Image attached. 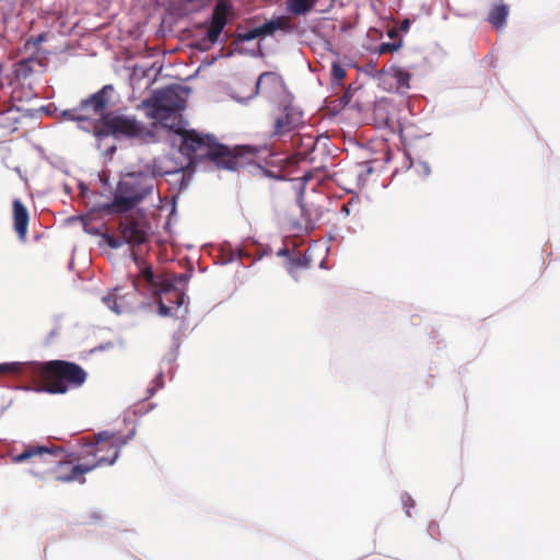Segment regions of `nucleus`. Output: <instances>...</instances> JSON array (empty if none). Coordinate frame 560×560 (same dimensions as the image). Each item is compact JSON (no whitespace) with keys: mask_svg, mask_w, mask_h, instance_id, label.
Segmentation results:
<instances>
[{"mask_svg":"<svg viewBox=\"0 0 560 560\" xmlns=\"http://www.w3.org/2000/svg\"><path fill=\"white\" fill-rule=\"evenodd\" d=\"M113 92L112 84L104 85L97 92L82 100L78 106L63 110L62 116L79 122L89 121L91 131L97 139L139 137L142 133V125L135 116L106 112Z\"/></svg>","mask_w":560,"mask_h":560,"instance_id":"nucleus-1","label":"nucleus"},{"mask_svg":"<svg viewBox=\"0 0 560 560\" xmlns=\"http://www.w3.org/2000/svg\"><path fill=\"white\" fill-rule=\"evenodd\" d=\"M0 374H25L38 390L51 395L79 389L88 381V372L81 365L66 360L2 363Z\"/></svg>","mask_w":560,"mask_h":560,"instance_id":"nucleus-2","label":"nucleus"},{"mask_svg":"<svg viewBox=\"0 0 560 560\" xmlns=\"http://www.w3.org/2000/svg\"><path fill=\"white\" fill-rule=\"evenodd\" d=\"M180 136L179 151L191 163L195 159H206L214 163L218 168L235 171L244 166V154L249 152L245 148L230 149L219 143L214 136L198 132L195 129L177 127L173 130Z\"/></svg>","mask_w":560,"mask_h":560,"instance_id":"nucleus-3","label":"nucleus"},{"mask_svg":"<svg viewBox=\"0 0 560 560\" xmlns=\"http://www.w3.org/2000/svg\"><path fill=\"white\" fill-rule=\"evenodd\" d=\"M154 177L139 172L124 175L117 184L112 202L104 206L108 214L126 213L141 203L154 190Z\"/></svg>","mask_w":560,"mask_h":560,"instance_id":"nucleus-4","label":"nucleus"},{"mask_svg":"<svg viewBox=\"0 0 560 560\" xmlns=\"http://www.w3.org/2000/svg\"><path fill=\"white\" fill-rule=\"evenodd\" d=\"M188 92L187 88L179 85L155 92L151 100L144 102L148 116L173 131L179 127V112L186 106Z\"/></svg>","mask_w":560,"mask_h":560,"instance_id":"nucleus-5","label":"nucleus"},{"mask_svg":"<svg viewBox=\"0 0 560 560\" xmlns=\"http://www.w3.org/2000/svg\"><path fill=\"white\" fill-rule=\"evenodd\" d=\"M136 433L132 428L129 433L121 436L117 432L102 431L95 435V441L84 444L80 458L92 456L90 464H97V467L113 465L119 456L120 448L130 441Z\"/></svg>","mask_w":560,"mask_h":560,"instance_id":"nucleus-6","label":"nucleus"},{"mask_svg":"<svg viewBox=\"0 0 560 560\" xmlns=\"http://www.w3.org/2000/svg\"><path fill=\"white\" fill-rule=\"evenodd\" d=\"M61 448L56 446H42L28 444L20 453H12L11 460L14 464H30L28 472L44 479L51 474L57 466H61Z\"/></svg>","mask_w":560,"mask_h":560,"instance_id":"nucleus-7","label":"nucleus"},{"mask_svg":"<svg viewBox=\"0 0 560 560\" xmlns=\"http://www.w3.org/2000/svg\"><path fill=\"white\" fill-rule=\"evenodd\" d=\"M272 119L271 137H282L304 124L303 112L293 104L291 95H283L270 114Z\"/></svg>","mask_w":560,"mask_h":560,"instance_id":"nucleus-8","label":"nucleus"},{"mask_svg":"<svg viewBox=\"0 0 560 560\" xmlns=\"http://www.w3.org/2000/svg\"><path fill=\"white\" fill-rule=\"evenodd\" d=\"M150 224L144 215L125 214L118 222V234L125 244L136 247L149 241Z\"/></svg>","mask_w":560,"mask_h":560,"instance_id":"nucleus-9","label":"nucleus"},{"mask_svg":"<svg viewBox=\"0 0 560 560\" xmlns=\"http://www.w3.org/2000/svg\"><path fill=\"white\" fill-rule=\"evenodd\" d=\"M256 92L267 98L276 97V102L289 95L284 90V83L282 78L271 71L261 73L256 83Z\"/></svg>","mask_w":560,"mask_h":560,"instance_id":"nucleus-10","label":"nucleus"},{"mask_svg":"<svg viewBox=\"0 0 560 560\" xmlns=\"http://www.w3.org/2000/svg\"><path fill=\"white\" fill-rule=\"evenodd\" d=\"M232 10L231 4L225 0H220L213 9L211 24L207 32V39L215 44L228 23V13Z\"/></svg>","mask_w":560,"mask_h":560,"instance_id":"nucleus-11","label":"nucleus"},{"mask_svg":"<svg viewBox=\"0 0 560 560\" xmlns=\"http://www.w3.org/2000/svg\"><path fill=\"white\" fill-rule=\"evenodd\" d=\"M137 282L132 281V290L126 294H120L119 289L115 288L114 291L103 298V303L116 314H122L132 308L136 301Z\"/></svg>","mask_w":560,"mask_h":560,"instance_id":"nucleus-12","label":"nucleus"},{"mask_svg":"<svg viewBox=\"0 0 560 560\" xmlns=\"http://www.w3.org/2000/svg\"><path fill=\"white\" fill-rule=\"evenodd\" d=\"M23 117L24 114L18 106H3L0 104V131L2 135L9 136L15 132Z\"/></svg>","mask_w":560,"mask_h":560,"instance_id":"nucleus-13","label":"nucleus"},{"mask_svg":"<svg viewBox=\"0 0 560 560\" xmlns=\"http://www.w3.org/2000/svg\"><path fill=\"white\" fill-rule=\"evenodd\" d=\"M151 291L154 295L165 294L166 300L171 303H174L177 307H179L185 300V294L175 288V283L172 280L158 277L156 282L151 288Z\"/></svg>","mask_w":560,"mask_h":560,"instance_id":"nucleus-14","label":"nucleus"},{"mask_svg":"<svg viewBox=\"0 0 560 560\" xmlns=\"http://www.w3.org/2000/svg\"><path fill=\"white\" fill-rule=\"evenodd\" d=\"M13 207V226L21 241L26 240L28 226V211L21 200L15 199Z\"/></svg>","mask_w":560,"mask_h":560,"instance_id":"nucleus-15","label":"nucleus"},{"mask_svg":"<svg viewBox=\"0 0 560 560\" xmlns=\"http://www.w3.org/2000/svg\"><path fill=\"white\" fill-rule=\"evenodd\" d=\"M95 468H97V464H90L89 462H85L83 464L71 466L68 474L57 475L55 479L60 482L79 481L83 483L85 481L83 475L94 470Z\"/></svg>","mask_w":560,"mask_h":560,"instance_id":"nucleus-16","label":"nucleus"},{"mask_svg":"<svg viewBox=\"0 0 560 560\" xmlns=\"http://www.w3.org/2000/svg\"><path fill=\"white\" fill-rule=\"evenodd\" d=\"M44 63L37 57H30L20 60L14 66V74L19 80L27 79L33 72L42 69Z\"/></svg>","mask_w":560,"mask_h":560,"instance_id":"nucleus-17","label":"nucleus"},{"mask_svg":"<svg viewBox=\"0 0 560 560\" xmlns=\"http://www.w3.org/2000/svg\"><path fill=\"white\" fill-rule=\"evenodd\" d=\"M317 0H288L287 10L294 15H304L313 10Z\"/></svg>","mask_w":560,"mask_h":560,"instance_id":"nucleus-18","label":"nucleus"},{"mask_svg":"<svg viewBox=\"0 0 560 560\" xmlns=\"http://www.w3.org/2000/svg\"><path fill=\"white\" fill-rule=\"evenodd\" d=\"M509 8L505 4L494 5L489 13L488 21L497 28H501L506 23Z\"/></svg>","mask_w":560,"mask_h":560,"instance_id":"nucleus-19","label":"nucleus"},{"mask_svg":"<svg viewBox=\"0 0 560 560\" xmlns=\"http://www.w3.org/2000/svg\"><path fill=\"white\" fill-rule=\"evenodd\" d=\"M390 73L396 81V90L397 91H405L410 88L409 82H410L411 75L407 70H405L400 67L394 66L390 68Z\"/></svg>","mask_w":560,"mask_h":560,"instance_id":"nucleus-20","label":"nucleus"},{"mask_svg":"<svg viewBox=\"0 0 560 560\" xmlns=\"http://www.w3.org/2000/svg\"><path fill=\"white\" fill-rule=\"evenodd\" d=\"M311 265V259L306 255H296L290 258L288 264V272L298 279L299 270L306 269Z\"/></svg>","mask_w":560,"mask_h":560,"instance_id":"nucleus-21","label":"nucleus"},{"mask_svg":"<svg viewBox=\"0 0 560 560\" xmlns=\"http://www.w3.org/2000/svg\"><path fill=\"white\" fill-rule=\"evenodd\" d=\"M270 23L273 33L276 31L291 32L293 30L290 18L284 15L270 20Z\"/></svg>","mask_w":560,"mask_h":560,"instance_id":"nucleus-22","label":"nucleus"},{"mask_svg":"<svg viewBox=\"0 0 560 560\" xmlns=\"http://www.w3.org/2000/svg\"><path fill=\"white\" fill-rule=\"evenodd\" d=\"M156 279H158V276L154 275L152 268L150 266H145L144 268L141 269L140 275L133 281H136L138 284L139 281L142 280L148 285V288L151 290L153 284L156 282Z\"/></svg>","mask_w":560,"mask_h":560,"instance_id":"nucleus-23","label":"nucleus"},{"mask_svg":"<svg viewBox=\"0 0 560 560\" xmlns=\"http://www.w3.org/2000/svg\"><path fill=\"white\" fill-rule=\"evenodd\" d=\"M347 72L345 68L337 61L331 65V80L335 84H340L346 78Z\"/></svg>","mask_w":560,"mask_h":560,"instance_id":"nucleus-24","label":"nucleus"},{"mask_svg":"<svg viewBox=\"0 0 560 560\" xmlns=\"http://www.w3.org/2000/svg\"><path fill=\"white\" fill-rule=\"evenodd\" d=\"M46 40V34L42 33L35 37H31L25 42V49H30L31 47L34 49V52H38L39 46L42 43Z\"/></svg>","mask_w":560,"mask_h":560,"instance_id":"nucleus-25","label":"nucleus"},{"mask_svg":"<svg viewBox=\"0 0 560 560\" xmlns=\"http://www.w3.org/2000/svg\"><path fill=\"white\" fill-rule=\"evenodd\" d=\"M103 238L110 248H119L125 244L120 235H118V237H115L110 234H104Z\"/></svg>","mask_w":560,"mask_h":560,"instance_id":"nucleus-26","label":"nucleus"},{"mask_svg":"<svg viewBox=\"0 0 560 560\" xmlns=\"http://www.w3.org/2000/svg\"><path fill=\"white\" fill-rule=\"evenodd\" d=\"M259 37V33L257 31V27L256 28H253V30H249L245 33H238L236 35V38L238 42H249V40H253L255 38Z\"/></svg>","mask_w":560,"mask_h":560,"instance_id":"nucleus-27","label":"nucleus"},{"mask_svg":"<svg viewBox=\"0 0 560 560\" xmlns=\"http://www.w3.org/2000/svg\"><path fill=\"white\" fill-rule=\"evenodd\" d=\"M399 47V45L395 44V43H382L380 46H378V54L383 55V54H387V52H393L395 50H397Z\"/></svg>","mask_w":560,"mask_h":560,"instance_id":"nucleus-28","label":"nucleus"},{"mask_svg":"<svg viewBox=\"0 0 560 560\" xmlns=\"http://www.w3.org/2000/svg\"><path fill=\"white\" fill-rule=\"evenodd\" d=\"M427 530H428V534L434 539H436L441 536V529L436 522H433V521L430 522Z\"/></svg>","mask_w":560,"mask_h":560,"instance_id":"nucleus-29","label":"nucleus"},{"mask_svg":"<svg viewBox=\"0 0 560 560\" xmlns=\"http://www.w3.org/2000/svg\"><path fill=\"white\" fill-rule=\"evenodd\" d=\"M257 31L259 33V37L273 34L270 21H268L265 24H262L261 26L257 27Z\"/></svg>","mask_w":560,"mask_h":560,"instance_id":"nucleus-30","label":"nucleus"},{"mask_svg":"<svg viewBox=\"0 0 560 560\" xmlns=\"http://www.w3.org/2000/svg\"><path fill=\"white\" fill-rule=\"evenodd\" d=\"M158 305H159V314L160 315H162V316L171 315V307L165 305V303L163 302V299L161 296L158 300Z\"/></svg>","mask_w":560,"mask_h":560,"instance_id":"nucleus-31","label":"nucleus"},{"mask_svg":"<svg viewBox=\"0 0 560 560\" xmlns=\"http://www.w3.org/2000/svg\"><path fill=\"white\" fill-rule=\"evenodd\" d=\"M189 278L190 277L187 273H179V275H175L174 276L173 281H174V283L178 282V283H184L185 284V283L188 282Z\"/></svg>","mask_w":560,"mask_h":560,"instance_id":"nucleus-32","label":"nucleus"},{"mask_svg":"<svg viewBox=\"0 0 560 560\" xmlns=\"http://www.w3.org/2000/svg\"><path fill=\"white\" fill-rule=\"evenodd\" d=\"M183 170H184V166L168 167V168H165L163 172H160L159 174L160 175L174 174V173L180 172Z\"/></svg>","mask_w":560,"mask_h":560,"instance_id":"nucleus-33","label":"nucleus"},{"mask_svg":"<svg viewBox=\"0 0 560 560\" xmlns=\"http://www.w3.org/2000/svg\"><path fill=\"white\" fill-rule=\"evenodd\" d=\"M402 501H404V504L407 506V501H410V505L412 506L413 505V502H412V499L408 495V494H405L402 497Z\"/></svg>","mask_w":560,"mask_h":560,"instance_id":"nucleus-34","label":"nucleus"},{"mask_svg":"<svg viewBox=\"0 0 560 560\" xmlns=\"http://www.w3.org/2000/svg\"><path fill=\"white\" fill-rule=\"evenodd\" d=\"M409 27V21L405 20L401 24V30H407Z\"/></svg>","mask_w":560,"mask_h":560,"instance_id":"nucleus-35","label":"nucleus"},{"mask_svg":"<svg viewBox=\"0 0 560 560\" xmlns=\"http://www.w3.org/2000/svg\"><path fill=\"white\" fill-rule=\"evenodd\" d=\"M133 258L138 265H140V262L143 264V261L140 258H138L135 254H133Z\"/></svg>","mask_w":560,"mask_h":560,"instance_id":"nucleus-36","label":"nucleus"},{"mask_svg":"<svg viewBox=\"0 0 560 560\" xmlns=\"http://www.w3.org/2000/svg\"><path fill=\"white\" fill-rule=\"evenodd\" d=\"M303 179H304V182H308L311 179V176L310 175H304Z\"/></svg>","mask_w":560,"mask_h":560,"instance_id":"nucleus-37","label":"nucleus"},{"mask_svg":"<svg viewBox=\"0 0 560 560\" xmlns=\"http://www.w3.org/2000/svg\"><path fill=\"white\" fill-rule=\"evenodd\" d=\"M95 350H103V347L98 346V348H96Z\"/></svg>","mask_w":560,"mask_h":560,"instance_id":"nucleus-38","label":"nucleus"}]
</instances>
